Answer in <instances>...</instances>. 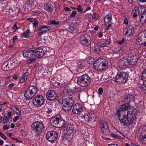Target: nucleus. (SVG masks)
Returning a JSON list of instances; mask_svg holds the SVG:
<instances>
[{
	"label": "nucleus",
	"instance_id": "59",
	"mask_svg": "<svg viewBox=\"0 0 146 146\" xmlns=\"http://www.w3.org/2000/svg\"><path fill=\"white\" fill-rule=\"evenodd\" d=\"M88 114H89V116L90 118L92 117H94L96 116L95 113H92L91 114H90L89 112H88Z\"/></svg>",
	"mask_w": 146,
	"mask_h": 146
},
{
	"label": "nucleus",
	"instance_id": "35",
	"mask_svg": "<svg viewBox=\"0 0 146 146\" xmlns=\"http://www.w3.org/2000/svg\"><path fill=\"white\" fill-rule=\"evenodd\" d=\"M112 19V15L110 14L108 15L104 18V21L105 22L109 23Z\"/></svg>",
	"mask_w": 146,
	"mask_h": 146
},
{
	"label": "nucleus",
	"instance_id": "50",
	"mask_svg": "<svg viewBox=\"0 0 146 146\" xmlns=\"http://www.w3.org/2000/svg\"><path fill=\"white\" fill-rule=\"evenodd\" d=\"M76 11L75 10H73L72 11L71 14L70 15V17H74L76 15Z\"/></svg>",
	"mask_w": 146,
	"mask_h": 146
},
{
	"label": "nucleus",
	"instance_id": "48",
	"mask_svg": "<svg viewBox=\"0 0 146 146\" xmlns=\"http://www.w3.org/2000/svg\"><path fill=\"white\" fill-rule=\"evenodd\" d=\"M96 116L94 117H92L90 118V123H93L96 120Z\"/></svg>",
	"mask_w": 146,
	"mask_h": 146
},
{
	"label": "nucleus",
	"instance_id": "45",
	"mask_svg": "<svg viewBox=\"0 0 146 146\" xmlns=\"http://www.w3.org/2000/svg\"><path fill=\"white\" fill-rule=\"evenodd\" d=\"M50 25H58L59 24V22H56L55 20L51 21L50 22Z\"/></svg>",
	"mask_w": 146,
	"mask_h": 146
},
{
	"label": "nucleus",
	"instance_id": "29",
	"mask_svg": "<svg viewBox=\"0 0 146 146\" xmlns=\"http://www.w3.org/2000/svg\"><path fill=\"white\" fill-rule=\"evenodd\" d=\"M43 49L44 55V57L49 56L51 55L50 52L49 51V48L48 47H44Z\"/></svg>",
	"mask_w": 146,
	"mask_h": 146
},
{
	"label": "nucleus",
	"instance_id": "32",
	"mask_svg": "<svg viewBox=\"0 0 146 146\" xmlns=\"http://www.w3.org/2000/svg\"><path fill=\"white\" fill-rule=\"evenodd\" d=\"M140 137L146 136V126H144L142 128V130L140 133H139Z\"/></svg>",
	"mask_w": 146,
	"mask_h": 146
},
{
	"label": "nucleus",
	"instance_id": "20",
	"mask_svg": "<svg viewBox=\"0 0 146 146\" xmlns=\"http://www.w3.org/2000/svg\"><path fill=\"white\" fill-rule=\"evenodd\" d=\"M82 109L81 104L77 103L73 106L72 112L74 114H78L82 111Z\"/></svg>",
	"mask_w": 146,
	"mask_h": 146
},
{
	"label": "nucleus",
	"instance_id": "6",
	"mask_svg": "<svg viewBox=\"0 0 146 146\" xmlns=\"http://www.w3.org/2000/svg\"><path fill=\"white\" fill-rule=\"evenodd\" d=\"M74 103L72 97H69L65 99L62 102V109L65 111H69L71 109Z\"/></svg>",
	"mask_w": 146,
	"mask_h": 146
},
{
	"label": "nucleus",
	"instance_id": "28",
	"mask_svg": "<svg viewBox=\"0 0 146 146\" xmlns=\"http://www.w3.org/2000/svg\"><path fill=\"white\" fill-rule=\"evenodd\" d=\"M64 93L68 94V95L70 96L72 95L74 92L73 89L67 86L65 87L64 89Z\"/></svg>",
	"mask_w": 146,
	"mask_h": 146
},
{
	"label": "nucleus",
	"instance_id": "26",
	"mask_svg": "<svg viewBox=\"0 0 146 146\" xmlns=\"http://www.w3.org/2000/svg\"><path fill=\"white\" fill-rule=\"evenodd\" d=\"M143 12L141 11V16L140 19V23L142 24H143L146 22V11L145 10H143Z\"/></svg>",
	"mask_w": 146,
	"mask_h": 146
},
{
	"label": "nucleus",
	"instance_id": "18",
	"mask_svg": "<svg viewBox=\"0 0 146 146\" xmlns=\"http://www.w3.org/2000/svg\"><path fill=\"white\" fill-rule=\"evenodd\" d=\"M127 59L123 58L121 59L118 61V64L120 68H125L129 66Z\"/></svg>",
	"mask_w": 146,
	"mask_h": 146
},
{
	"label": "nucleus",
	"instance_id": "25",
	"mask_svg": "<svg viewBox=\"0 0 146 146\" xmlns=\"http://www.w3.org/2000/svg\"><path fill=\"white\" fill-rule=\"evenodd\" d=\"M44 9L49 12H52L53 9V7L52 4L50 3H48L44 5Z\"/></svg>",
	"mask_w": 146,
	"mask_h": 146
},
{
	"label": "nucleus",
	"instance_id": "23",
	"mask_svg": "<svg viewBox=\"0 0 146 146\" xmlns=\"http://www.w3.org/2000/svg\"><path fill=\"white\" fill-rule=\"evenodd\" d=\"M50 29L49 27H47L46 25H42V32H39L37 33V35L39 37H40L41 35L44 33L49 31Z\"/></svg>",
	"mask_w": 146,
	"mask_h": 146
},
{
	"label": "nucleus",
	"instance_id": "43",
	"mask_svg": "<svg viewBox=\"0 0 146 146\" xmlns=\"http://www.w3.org/2000/svg\"><path fill=\"white\" fill-rule=\"evenodd\" d=\"M32 23L33 25V28H36L38 26V21L36 19L34 20Z\"/></svg>",
	"mask_w": 146,
	"mask_h": 146
},
{
	"label": "nucleus",
	"instance_id": "42",
	"mask_svg": "<svg viewBox=\"0 0 146 146\" xmlns=\"http://www.w3.org/2000/svg\"><path fill=\"white\" fill-rule=\"evenodd\" d=\"M143 10H145L146 11V9L144 7L141 6L138 9V13L140 14H141V12L142 11L143 13Z\"/></svg>",
	"mask_w": 146,
	"mask_h": 146
},
{
	"label": "nucleus",
	"instance_id": "38",
	"mask_svg": "<svg viewBox=\"0 0 146 146\" xmlns=\"http://www.w3.org/2000/svg\"><path fill=\"white\" fill-rule=\"evenodd\" d=\"M44 110L48 114H50L52 111V110L50 107L48 108L47 106H45L44 107Z\"/></svg>",
	"mask_w": 146,
	"mask_h": 146
},
{
	"label": "nucleus",
	"instance_id": "30",
	"mask_svg": "<svg viewBox=\"0 0 146 146\" xmlns=\"http://www.w3.org/2000/svg\"><path fill=\"white\" fill-rule=\"evenodd\" d=\"M12 115V112L11 111H8L7 113H5L3 118V121L4 123L7 122V121L9 120L8 119Z\"/></svg>",
	"mask_w": 146,
	"mask_h": 146
},
{
	"label": "nucleus",
	"instance_id": "61",
	"mask_svg": "<svg viewBox=\"0 0 146 146\" xmlns=\"http://www.w3.org/2000/svg\"><path fill=\"white\" fill-rule=\"evenodd\" d=\"M17 39V36L16 35L14 36L13 37L12 39L13 42L14 43L15 42V40Z\"/></svg>",
	"mask_w": 146,
	"mask_h": 146
},
{
	"label": "nucleus",
	"instance_id": "40",
	"mask_svg": "<svg viewBox=\"0 0 146 146\" xmlns=\"http://www.w3.org/2000/svg\"><path fill=\"white\" fill-rule=\"evenodd\" d=\"M141 79L143 80H146V69L142 72Z\"/></svg>",
	"mask_w": 146,
	"mask_h": 146
},
{
	"label": "nucleus",
	"instance_id": "49",
	"mask_svg": "<svg viewBox=\"0 0 146 146\" xmlns=\"http://www.w3.org/2000/svg\"><path fill=\"white\" fill-rule=\"evenodd\" d=\"M77 142L79 145H82L84 143V140L82 139H79L77 140Z\"/></svg>",
	"mask_w": 146,
	"mask_h": 146
},
{
	"label": "nucleus",
	"instance_id": "47",
	"mask_svg": "<svg viewBox=\"0 0 146 146\" xmlns=\"http://www.w3.org/2000/svg\"><path fill=\"white\" fill-rule=\"evenodd\" d=\"M29 73L28 72H26V73H24L22 77L23 79H24L25 80H27V78L28 75H29Z\"/></svg>",
	"mask_w": 146,
	"mask_h": 146
},
{
	"label": "nucleus",
	"instance_id": "54",
	"mask_svg": "<svg viewBox=\"0 0 146 146\" xmlns=\"http://www.w3.org/2000/svg\"><path fill=\"white\" fill-rule=\"evenodd\" d=\"M15 86V84L14 83H11L9 84L8 86L9 89L10 90H11L13 87Z\"/></svg>",
	"mask_w": 146,
	"mask_h": 146
},
{
	"label": "nucleus",
	"instance_id": "31",
	"mask_svg": "<svg viewBox=\"0 0 146 146\" xmlns=\"http://www.w3.org/2000/svg\"><path fill=\"white\" fill-rule=\"evenodd\" d=\"M28 89L25 92V96L28 99H31L33 97V95L31 93Z\"/></svg>",
	"mask_w": 146,
	"mask_h": 146
},
{
	"label": "nucleus",
	"instance_id": "64",
	"mask_svg": "<svg viewBox=\"0 0 146 146\" xmlns=\"http://www.w3.org/2000/svg\"><path fill=\"white\" fill-rule=\"evenodd\" d=\"M141 138H142V139L143 140V141H144V143L146 144V136H145V137H142Z\"/></svg>",
	"mask_w": 146,
	"mask_h": 146
},
{
	"label": "nucleus",
	"instance_id": "9",
	"mask_svg": "<svg viewBox=\"0 0 146 146\" xmlns=\"http://www.w3.org/2000/svg\"><path fill=\"white\" fill-rule=\"evenodd\" d=\"M129 104H124L121 107L118 109L117 115L118 118L119 119V117H122L124 115L126 114V112L128 111L127 110L129 109Z\"/></svg>",
	"mask_w": 146,
	"mask_h": 146
},
{
	"label": "nucleus",
	"instance_id": "36",
	"mask_svg": "<svg viewBox=\"0 0 146 146\" xmlns=\"http://www.w3.org/2000/svg\"><path fill=\"white\" fill-rule=\"evenodd\" d=\"M87 61L89 64H92L94 61V59L92 56H88L87 58Z\"/></svg>",
	"mask_w": 146,
	"mask_h": 146
},
{
	"label": "nucleus",
	"instance_id": "14",
	"mask_svg": "<svg viewBox=\"0 0 146 146\" xmlns=\"http://www.w3.org/2000/svg\"><path fill=\"white\" fill-rule=\"evenodd\" d=\"M90 40V38L89 35H83L80 38V42L83 46L87 47L90 45L88 43Z\"/></svg>",
	"mask_w": 146,
	"mask_h": 146
},
{
	"label": "nucleus",
	"instance_id": "2",
	"mask_svg": "<svg viewBox=\"0 0 146 146\" xmlns=\"http://www.w3.org/2000/svg\"><path fill=\"white\" fill-rule=\"evenodd\" d=\"M129 76V75L126 72H118L116 76L115 81L119 84H123L127 82Z\"/></svg>",
	"mask_w": 146,
	"mask_h": 146
},
{
	"label": "nucleus",
	"instance_id": "7",
	"mask_svg": "<svg viewBox=\"0 0 146 146\" xmlns=\"http://www.w3.org/2000/svg\"><path fill=\"white\" fill-rule=\"evenodd\" d=\"M50 122L52 125L58 128L62 127L66 123L65 121L60 116L52 118Z\"/></svg>",
	"mask_w": 146,
	"mask_h": 146
},
{
	"label": "nucleus",
	"instance_id": "34",
	"mask_svg": "<svg viewBox=\"0 0 146 146\" xmlns=\"http://www.w3.org/2000/svg\"><path fill=\"white\" fill-rule=\"evenodd\" d=\"M85 64H84V62L83 60H81L80 61L78 64V68L82 69L84 70L85 67Z\"/></svg>",
	"mask_w": 146,
	"mask_h": 146
},
{
	"label": "nucleus",
	"instance_id": "15",
	"mask_svg": "<svg viewBox=\"0 0 146 146\" xmlns=\"http://www.w3.org/2000/svg\"><path fill=\"white\" fill-rule=\"evenodd\" d=\"M137 44L140 45L146 42V33H140L139 35L137 40Z\"/></svg>",
	"mask_w": 146,
	"mask_h": 146
},
{
	"label": "nucleus",
	"instance_id": "27",
	"mask_svg": "<svg viewBox=\"0 0 146 146\" xmlns=\"http://www.w3.org/2000/svg\"><path fill=\"white\" fill-rule=\"evenodd\" d=\"M70 135L66 134V135L64 136L62 139L63 141L66 144H69L72 140V138Z\"/></svg>",
	"mask_w": 146,
	"mask_h": 146
},
{
	"label": "nucleus",
	"instance_id": "51",
	"mask_svg": "<svg viewBox=\"0 0 146 146\" xmlns=\"http://www.w3.org/2000/svg\"><path fill=\"white\" fill-rule=\"evenodd\" d=\"M103 90L102 88H100L98 90V94L99 95H101L103 92Z\"/></svg>",
	"mask_w": 146,
	"mask_h": 146
},
{
	"label": "nucleus",
	"instance_id": "41",
	"mask_svg": "<svg viewBox=\"0 0 146 146\" xmlns=\"http://www.w3.org/2000/svg\"><path fill=\"white\" fill-rule=\"evenodd\" d=\"M77 9L78 11L81 13L83 12V9L82 6L80 5H79L77 7Z\"/></svg>",
	"mask_w": 146,
	"mask_h": 146
},
{
	"label": "nucleus",
	"instance_id": "60",
	"mask_svg": "<svg viewBox=\"0 0 146 146\" xmlns=\"http://www.w3.org/2000/svg\"><path fill=\"white\" fill-rule=\"evenodd\" d=\"M3 129L5 130V129H8L9 128V126L7 125H5L3 126Z\"/></svg>",
	"mask_w": 146,
	"mask_h": 146
},
{
	"label": "nucleus",
	"instance_id": "17",
	"mask_svg": "<svg viewBox=\"0 0 146 146\" xmlns=\"http://www.w3.org/2000/svg\"><path fill=\"white\" fill-rule=\"evenodd\" d=\"M56 93L54 90H50L48 91L46 95L47 99L50 101H53L56 98Z\"/></svg>",
	"mask_w": 146,
	"mask_h": 146
},
{
	"label": "nucleus",
	"instance_id": "52",
	"mask_svg": "<svg viewBox=\"0 0 146 146\" xmlns=\"http://www.w3.org/2000/svg\"><path fill=\"white\" fill-rule=\"evenodd\" d=\"M21 37H25L26 38H28L29 37V35L26 33H24L22 35Z\"/></svg>",
	"mask_w": 146,
	"mask_h": 146
},
{
	"label": "nucleus",
	"instance_id": "19",
	"mask_svg": "<svg viewBox=\"0 0 146 146\" xmlns=\"http://www.w3.org/2000/svg\"><path fill=\"white\" fill-rule=\"evenodd\" d=\"M34 57L36 58H39L44 56V52L43 48L40 47L36 48L34 50Z\"/></svg>",
	"mask_w": 146,
	"mask_h": 146
},
{
	"label": "nucleus",
	"instance_id": "16",
	"mask_svg": "<svg viewBox=\"0 0 146 146\" xmlns=\"http://www.w3.org/2000/svg\"><path fill=\"white\" fill-rule=\"evenodd\" d=\"M64 128V130L66 131V134H67L70 135L73 133L74 130V125L72 124L67 123L65 124Z\"/></svg>",
	"mask_w": 146,
	"mask_h": 146
},
{
	"label": "nucleus",
	"instance_id": "12",
	"mask_svg": "<svg viewBox=\"0 0 146 146\" xmlns=\"http://www.w3.org/2000/svg\"><path fill=\"white\" fill-rule=\"evenodd\" d=\"M134 93V92L132 90H129L128 93H126L123 101L124 104H130L131 102L133 101L135 98Z\"/></svg>",
	"mask_w": 146,
	"mask_h": 146
},
{
	"label": "nucleus",
	"instance_id": "5",
	"mask_svg": "<svg viewBox=\"0 0 146 146\" xmlns=\"http://www.w3.org/2000/svg\"><path fill=\"white\" fill-rule=\"evenodd\" d=\"M91 79L87 74H83L77 77L78 84L82 87H86L89 85Z\"/></svg>",
	"mask_w": 146,
	"mask_h": 146
},
{
	"label": "nucleus",
	"instance_id": "57",
	"mask_svg": "<svg viewBox=\"0 0 146 146\" xmlns=\"http://www.w3.org/2000/svg\"><path fill=\"white\" fill-rule=\"evenodd\" d=\"M11 109L15 112V111H16L15 110H16L18 111H19V109L18 108L14 106H12L11 108Z\"/></svg>",
	"mask_w": 146,
	"mask_h": 146
},
{
	"label": "nucleus",
	"instance_id": "58",
	"mask_svg": "<svg viewBox=\"0 0 146 146\" xmlns=\"http://www.w3.org/2000/svg\"><path fill=\"white\" fill-rule=\"evenodd\" d=\"M25 3H30L31 4H33L34 3L33 0H27L26 1H25Z\"/></svg>",
	"mask_w": 146,
	"mask_h": 146
},
{
	"label": "nucleus",
	"instance_id": "63",
	"mask_svg": "<svg viewBox=\"0 0 146 146\" xmlns=\"http://www.w3.org/2000/svg\"><path fill=\"white\" fill-rule=\"evenodd\" d=\"M36 19L34 18H29L27 20H29L31 22L33 23Z\"/></svg>",
	"mask_w": 146,
	"mask_h": 146
},
{
	"label": "nucleus",
	"instance_id": "37",
	"mask_svg": "<svg viewBox=\"0 0 146 146\" xmlns=\"http://www.w3.org/2000/svg\"><path fill=\"white\" fill-rule=\"evenodd\" d=\"M42 25H39L37 26L35 29L34 31L35 32H42Z\"/></svg>",
	"mask_w": 146,
	"mask_h": 146
},
{
	"label": "nucleus",
	"instance_id": "46",
	"mask_svg": "<svg viewBox=\"0 0 146 146\" xmlns=\"http://www.w3.org/2000/svg\"><path fill=\"white\" fill-rule=\"evenodd\" d=\"M123 52L121 48H120L118 50L114 51L113 53L115 54H119Z\"/></svg>",
	"mask_w": 146,
	"mask_h": 146
},
{
	"label": "nucleus",
	"instance_id": "3",
	"mask_svg": "<svg viewBox=\"0 0 146 146\" xmlns=\"http://www.w3.org/2000/svg\"><path fill=\"white\" fill-rule=\"evenodd\" d=\"M31 129L35 133L36 135H39L40 133L44 130L45 127L42 121H36L32 123Z\"/></svg>",
	"mask_w": 146,
	"mask_h": 146
},
{
	"label": "nucleus",
	"instance_id": "44",
	"mask_svg": "<svg viewBox=\"0 0 146 146\" xmlns=\"http://www.w3.org/2000/svg\"><path fill=\"white\" fill-rule=\"evenodd\" d=\"M36 60L35 59L31 58H30V59L27 60V63L29 64H32L33 62H35Z\"/></svg>",
	"mask_w": 146,
	"mask_h": 146
},
{
	"label": "nucleus",
	"instance_id": "33",
	"mask_svg": "<svg viewBox=\"0 0 146 146\" xmlns=\"http://www.w3.org/2000/svg\"><path fill=\"white\" fill-rule=\"evenodd\" d=\"M12 65V63L11 62H8L7 64L5 63L3 64V67L4 68L5 70H8L11 68Z\"/></svg>",
	"mask_w": 146,
	"mask_h": 146
},
{
	"label": "nucleus",
	"instance_id": "53",
	"mask_svg": "<svg viewBox=\"0 0 146 146\" xmlns=\"http://www.w3.org/2000/svg\"><path fill=\"white\" fill-rule=\"evenodd\" d=\"M25 5L28 7H29L30 8H31L33 6H34L33 3V4H31L30 3H25Z\"/></svg>",
	"mask_w": 146,
	"mask_h": 146
},
{
	"label": "nucleus",
	"instance_id": "21",
	"mask_svg": "<svg viewBox=\"0 0 146 146\" xmlns=\"http://www.w3.org/2000/svg\"><path fill=\"white\" fill-rule=\"evenodd\" d=\"M23 54L24 57H27L29 58H30L32 57H34V50H29L24 51L23 52Z\"/></svg>",
	"mask_w": 146,
	"mask_h": 146
},
{
	"label": "nucleus",
	"instance_id": "24",
	"mask_svg": "<svg viewBox=\"0 0 146 146\" xmlns=\"http://www.w3.org/2000/svg\"><path fill=\"white\" fill-rule=\"evenodd\" d=\"M28 89L34 96L35 95L38 91L37 88L34 86H30L28 88Z\"/></svg>",
	"mask_w": 146,
	"mask_h": 146
},
{
	"label": "nucleus",
	"instance_id": "56",
	"mask_svg": "<svg viewBox=\"0 0 146 146\" xmlns=\"http://www.w3.org/2000/svg\"><path fill=\"white\" fill-rule=\"evenodd\" d=\"M125 41V40L124 38H123L122 40H119L117 41V43L121 45L124 43Z\"/></svg>",
	"mask_w": 146,
	"mask_h": 146
},
{
	"label": "nucleus",
	"instance_id": "4",
	"mask_svg": "<svg viewBox=\"0 0 146 146\" xmlns=\"http://www.w3.org/2000/svg\"><path fill=\"white\" fill-rule=\"evenodd\" d=\"M108 65V62L106 59L100 58L95 61L93 66L96 70L102 71L107 68Z\"/></svg>",
	"mask_w": 146,
	"mask_h": 146
},
{
	"label": "nucleus",
	"instance_id": "55",
	"mask_svg": "<svg viewBox=\"0 0 146 146\" xmlns=\"http://www.w3.org/2000/svg\"><path fill=\"white\" fill-rule=\"evenodd\" d=\"M19 119V117L18 116H15L13 119V122L15 123Z\"/></svg>",
	"mask_w": 146,
	"mask_h": 146
},
{
	"label": "nucleus",
	"instance_id": "39",
	"mask_svg": "<svg viewBox=\"0 0 146 146\" xmlns=\"http://www.w3.org/2000/svg\"><path fill=\"white\" fill-rule=\"evenodd\" d=\"M83 117L84 119L86 121L90 122V118L88 113L85 114L83 116Z\"/></svg>",
	"mask_w": 146,
	"mask_h": 146
},
{
	"label": "nucleus",
	"instance_id": "22",
	"mask_svg": "<svg viewBox=\"0 0 146 146\" xmlns=\"http://www.w3.org/2000/svg\"><path fill=\"white\" fill-rule=\"evenodd\" d=\"M126 29L127 31L125 34V36H129L133 35L134 28L132 26H129Z\"/></svg>",
	"mask_w": 146,
	"mask_h": 146
},
{
	"label": "nucleus",
	"instance_id": "62",
	"mask_svg": "<svg viewBox=\"0 0 146 146\" xmlns=\"http://www.w3.org/2000/svg\"><path fill=\"white\" fill-rule=\"evenodd\" d=\"M111 39H108L105 41V43L106 44H108L111 42Z\"/></svg>",
	"mask_w": 146,
	"mask_h": 146
},
{
	"label": "nucleus",
	"instance_id": "10",
	"mask_svg": "<svg viewBox=\"0 0 146 146\" xmlns=\"http://www.w3.org/2000/svg\"><path fill=\"white\" fill-rule=\"evenodd\" d=\"M34 105L36 107H39L43 105L44 103V97L40 95L35 96L33 100Z\"/></svg>",
	"mask_w": 146,
	"mask_h": 146
},
{
	"label": "nucleus",
	"instance_id": "1",
	"mask_svg": "<svg viewBox=\"0 0 146 146\" xmlns=\"http://www.w3.org/2000/svg\"><path fill=\"white\" fill-rule=\"evenodd\" d=\"M137 113L135 111H127L122 117H119L120 122L126 125H131L136 121Z\"/></svg>",
	"mask_w": 146,
	"mask_h": 146
},
{
	"label": "nucleus",
	"instance_id": "11",
	"mask_svg": "<svg viewBox=\"0 0 146 146\" xmlns=\"http://www.w3.org/2000/svg\"><path fill=\"white\" fill-rule=\"evenodd\" d=\"M99 121V126L103 134L106 135H110V130L107 123L106 121L102 120H100Z\"/></svg>",
	"mask_w": 146,
	"mask_h": 146
},
{
	"label": "nucleus",
	"instance_id": "13",
	"mask_svg": "<svg viewBox=\"0 0 146 146\" xmlns=\"http://www.w3.org/2000/svg\"><path fill=\"white\" fill-rule=\"evenodd\" d=\"M57 133L54 131H48L46 135L47 139L49 142L53 143L56 141L58 137Z\"/></svg>",
	"mask_w": 146,
	"mask_h": 146
},
{
	"label": "nucleus",
	"instance_id": "8",
	"mask_svg": "<svg viewBox=\"0 0 146 146\" xmlns=\"http://www.w3.org/2000/svg\"><path fill=\"white\" fill-rule=\"evenodd\" d=\"M139 56L135 54H131L128 56L127 60L129 66L135 67L138 60Z\"/></svg>",
	"mask_w": 146,
	"mask_h": 146
}]
</instances>
